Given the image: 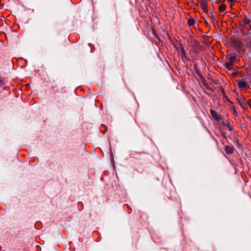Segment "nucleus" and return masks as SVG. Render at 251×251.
Segmentation results:
<instances>
[{
	"instance_id": "obj_1",
	"label": "nucleus",
	"mask_w": 251,
	"mask_h": 251,
	"mask_svg": "<svg viewBox=\"0 0 251 251\" xmlns=\"http://www.w3.org/2000/svg\"><path fill=\"white\" fill-rule=\"evenodd\" d=\"M198 5H200L202 10L205 13L208 12L207 8V0H198Z\"/></svg>"
},
{
	"instance_id": "obj_2",
	"label": "nucleus",
	"mask_w": 251,
	"mask_h": 251,
	"mask_svg": "<svg viewBox=\"0 0 251 251\" xmlns=\"http://www.w3.org/2000/svg\"><path fill=\"white\" fill-rule=\"evenodd\" d=\"M236 61L235 55L234 53L228 54L226 57V61L229 63L233 64Z\"/></svg>"
},
{
	"instance_id": "obj_3",
	"label": "nucleus",
	"mask_w": 251,
	"mask_h": 251,
	"mask_svg": "<svg viewBox=\"0 0 251 251\" xmlns=\"http://www.w3.org/2000/svg\"><path fill=\"white\" fill-rule=\"evenodd\" d=\"M238 85L241 89H245L246 88V82L244 79H241L238 81Z\"/></svg>"
},
{
	"instance_id": "obj_4",
	"label": "nucleus",
	"mask_w": 251,
	"mask_h": 251,
	"mask_svg": "<svg viewBox=\"0 0 251 251\" xmlns=\"http://www.w3.org/2000/svg\"><path fill=\"white\" fill-rule=\"evenodd\" d=\"M225 149L226 152L228 154H231L233 151V148L231 146H226Z\"/></svg>"
},
{
	"instance_id": "obj_5",
	"label": "nucleus",
	"mask_w": 251,
	"mask_h": 251,
	"mask_svg": "<svg viewBox=\"0 0 251 251\" xmlns=\"http://www.w3.org/2000/svg\"><path fill=\"white\" fill-rule=\"evenodd\" d=\"M239 100L241 105L243 108H244V107L246 106V103H247L245 99H244V98H241L240 100Z\"/></svg>"
},
{
	"instance_id": "obj_6",
	"label": "nucleus",
	"mask_w": 251,
	"mask_h": 251,
	"mask_svg": "<svg viewBox=\"0 0 251 251\" xmlns=\"http://www.w3.org/2000/svg\"><path fill=\"white\" fill-rule=\"evenodd\" d=\"M232 64H233L229 63V62H228L227 61H226V62L225 63V66L226 69H227L229 70H230L232 69V68L231 67V65Z\"/></svg>"
},
{
	"instance_id": "obj_7",
	"label": "nucleus",
	"mask_w": 251,
	"mask_h": 251,
	"mask_svg": "<svg viewBox=\"0 0 251 251\" xmlns=\"http://www.w3.org/2000/svg\"><path fill=\"white\" fill-rule=\"evenodd\" d=\"M244 22L245 25H249V26L250 25H251V20L248 18H244Z\"/></svg>"
},
{
	"instance_id": "obj_8",
	"label": "nucleus",
	"mask_w": 251,
	"mask_h": 251,
	"mask_svg": "<svg viewBox=\"0 0 251 251\" xmlns=\"http://www.w3.org/2000/svg\"><path fill=\"white\" fill-rule=\"evenodd\" d=\"M226 8V6L224 4H221V5H220L219 7V11L221 12H223V11H225Z\"/></svg>"
},
{
	"instance_id": "obj_9",
	"label": "nucleus",
	"mask_w": 251,
	"mask_h": 251,
	"mask_svg": "<svg viewBox=\"0 0 251 251\" xmlns=\"http://www.w3.org/2000/svg\"><path fill=\"white\" fill-rule=\"evenodd\" d=\"M246 43L248 47L251 50V39L248 38L246 40Z\"/></svg>"
},
{
	"instance_id": "obj_10",
	"label": "nucleus",
	"mask_w": 251,
	"mask_h": 251,
	"mask_svg": "<svg viewBox=\"0 0 251 251\" xmlns=\"http://www.w3.org/2000/svg\"><path fill=\"white\" fill-rule=\"evenodd\" d=\"M194 20L193 19H190L188 21V24L189 26H191L194 25Z\"/></svg>"
},
{
	"instance_id": "obj_11",
	"label": "nucleus",
	"mask_w": 251,
	"mask_h": 251,
	"mask_svg": "<svg viewBox=\"0 0 251 251\" xmlns=\"http://www.w3.org/2000/svg\"><path fill=\"white\" fill-rule=\"evenodd\" d=\"M210 113H211V114L212 116L213 117H214V118H217L216 113V112H215L214 110H212V109H211V110H210Z\"/></svg>"
},
{
	"instance_id": "obj_12",
	"label": "nucleus",
	"mask_w": 251,
	"mask_h": 251,
	"mask_svg": "<svg viewBox=\"0 0 251 251\" xmlns=\"http://www.w3.org/2000/svg\"><path fill=\"white\" fill-rule=\"evenodd\" d=\"M247 104H248L249 106L251 108V99H250L248 101H247Z\"/></svg>"
},
{
	"instance_id": "obj_13",
	"label": "nucleus",
	"mask_w": 251,
	"mask_h": 251,
	"mask_svg": "<svg viewBox=\"0 0 251 251\" xmlns=\"http://www.w3.org/2000/svg\"><path fill=\"white\" fill-rule=\"evenodd\" d=\"M247 33L248 34H251V25H250V28L248 29Z\"/></svg>"
},
{
	"instance_id": "obj_14",
	"label": "nucleus",
	"mask_w": 251,
	"mask_h": 251,
	"mask_svg": "<svg viewBox=\"0 0 251 251\" xmlns=\"http://www.w3.org/2000/svg\"><path fill=\"white\" fill-rule=\"evenodd\" d=\"M229 2H234L235 0H227Z\"/></svg>"
}]
</instances>
